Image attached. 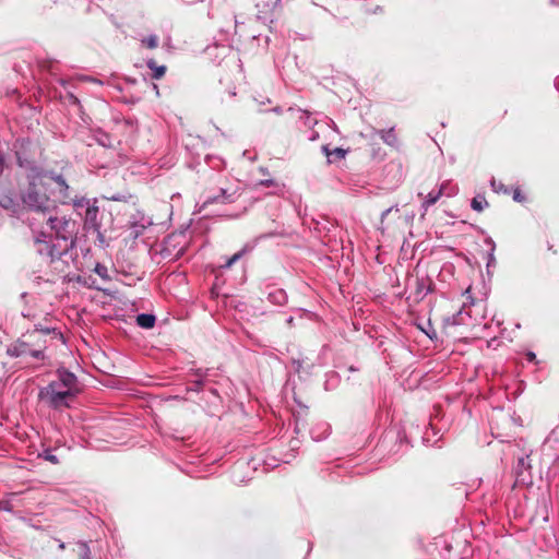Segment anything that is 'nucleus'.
Returning <instances> with one entry per match:
<instances>
[{
  "mask_svg": "<svg viewBox=\"0 0 559 559\" xmlns=\"http://www.w3.org/2000/svg\"><path fill=\"white\" fill-rule=\"evenodd\" d=\"M379 135L381 140L390 146H396L399 144L397 134L394 128L380 130Z\"/></svg>",
  "mask_w": 559,
  "mask_h": 559,
  "instance_id": "12",
  "label": "nucleus"
},
{
  "mask_svg": "<svg viewBox=\"0 0 559 559\" xmlns=\"http://www.w3.org/2000/svg\"><path fill=\"white\" fill-rule=\"evenodd\" d=\"M124 122H126V124L133 127V122L131 120L127 119Z\"/></svg>",
  "mask_w": 559,
  "mask_h": 559,
  "instance_id": "33",
  "label": "nucleus"
},
{
  "mask_svg": "<svg viewBox=\"0 0 559 559\" xmlns=\"http://www.w3.org/2000/svg\"><path fill=\"white\" fill-rule=\"evenodd\" d=\"M68 98L74 105H78L80 103L79 98L72 93L68 94Z\"/></svg>",
  "mask_w": 559,
  "mask_h": 559,
  "instance_id": "30",
  "label": "nucleus"
},
{
  "mask_svg": "<svg viewBox=\"0 0 559 559\" xmlns=\"http://www.w3.org/2000/svg\"><path fill=\"white\" fill-rule=\"evenodd\" d=\"M146 66L148 69H151L153 71L152 73V78L155 79V80H159L164 76L165 72H166V67L165 66H157L156 61L154 59H148L146 61Z\"/></svg>",
  "mask_w": 559,
  "mask_h": 559,
  "instance_id": "16",
  "label": "nucleus"
},
{
  "mask_svg": "<svg viewBox=\"0 0 559 559\" xmlns=\"http://www.w3.org/2000/svg\"><path fill=\"white\" fill-rule=\"evenodd\" d=\"M267 300L275 306H283L287 302V294L283 288L272 287L267 293Z\"/></svg>",
  "mask_w": 559,
  "mask_h": 559,
  "instance_id": "10",
  "label": "nucleus"
},
{
  "mask_svg": "<svg viewBox=\"0 0 559 559\" xmlns=\"http://www.w3.org/2000/svg\"><path fill=\"white\" fill-rule=\"evenodd\" d=\"M489 203L487 202L484 194H477L472 199L471 207L476 212H481L486 207H488Z\"/></svg>",
  "mask_w": 559,
  "mask_h": 559,
  "instance_id": "17",
  "label": "nucleus"
},
{
  "mask_svg": "<svg viewBox=\"0 0 559 559\" xmlns=\"http://www.w3.org/2000/svg\"><path fill=\"white\" fill-rule=\"evenodd\" d=\"M526 360L530 362H534L536 360V355L533 352H527L525 354Z\"/></svg>",
  "mask_w": 559,
  "mask_h": 559,
  "instance_id": "29",
  "label": "nucleus"
},
{
  "mask_svg": "<svg viewBox=\"0 0 559 559\" xmlns=\"http://www.w3.org/2000/svg\"><path fill=\"white\" fill-rule=\"evenodd\" d=\"M438 190L440 191L442 197L451 198L454 197L459 188L456 185L452 183L450 180L443 181L439 187Z\"/></svg>",
  "mask_w": 559,
  "mask_h": 559,
  "instance_id": "14",
  "label": "nucleus"
},
{
  "mask_svg": "<svg viewBox=\"0 0 559 559\" xmlns=\"http://www.w3.org/2000/svg\"><path fill=\"white\" fill-rule=\"evenodd\" d=\"M156 318L150 313H141L136 317V323L143 329H152L155 325Z\"/></svg>",
  "mask_w": 559,
  "mask_h": 559,
  "instance_id": "15",
  "label": "nucleus"
},
{
  "mask_svg": "<svg viewBox=\"0 0 559 559\" xmlns=\"http://www.w3.org/2000/svg\"><path fill=\"white\" fill-rule=\"evenodd\" d=\"M95 272L102 276V277H106V273H107V269L106 266L102 265V264H97L96 267H95Z\"/></svg>",
  "mask_w": 559,
  "mask_h": 559,
  "instance_id": "26",
  "label": "nucleus"
},
{
  "mask_svg": "<svg viewBox=\"0 0 559 559\" xmlns=\"http://www.w3.org/2000/svg\"><path fill=\"white\" fill-rule=\"evenodd\" d=\"M52 179L60 187V189L67 190L69 188L66 179L61 175L52 176Z\"/></svg>",
  "mask_w": 559,
  "mask_h": 559,
  "instance_id": "23",
  "label": "nucleus"
},
{
  "mask_svg": "<svg viewBox=\"0 0 559 559\" xmlns=\"http://www.w3.org/2000/svg\"><path fill=\"white\" fill-rule=\"evenodd\" d=\"M406 287H412L413 292L408 296V299H413L418 302L423 300L433 288V282L428 276L425 277H415L414 280H408L406 283Z\"/></svg>",
  "mask_w": 559,
  "mask_h": 559,
  "instance_id": "7",
  "label": "nucleus"
},
{
  "mask_svg": "<svg viewBox=\"0 0 559 559\" xmlns=\"http://www.w3.org/2000/svg\"><path fill=\"white\" fill-rule=\"evenodd\" d=\"M22 201L33 212L32 217H36L39 221L57 209L55 202L39 189L36 177L29 181L26 191L22 195Z\"/></svg>",
  "mask_w": 559,
  "mask_h": 559,
  "instance_id": "4",
  "label": "nucleus"
},
{
  "mask_svg": "<svg viewBox=\"0 0 559 559\" xmlns=\"http://www.w3.org/2000/svg\"><path fill=\"white\" fill-rule=\"evenodd\" d=\"M460 317H461V312H457L452 318H448L447 323H450L452 325L459 324L457 318H460Z\"/></svg>",
  "mask_w": 559,
  "mask_h": 559,
  "instance_id": "27",
  "label": "nucleus"
},
{
  "mask_svg": "<svg viewBox=\"0 0 559 559\" xmlns=\"http://www.w3.org/2000/svg\"><path fill=\"white\" fill-rule=\"evenodd\" d=\"M322 151L325 154L328 162L330 164L333 163L334 160L344 159L347 154V151L342 147H335L331 150L329 145H323Z\"/></svg>",
  "mask_w": 559,
  "mask_h": 559,
  "instance_id": "11",
  "label": "nucleus"
},
{
  "mask_svg": "<svg viewBox=\"0 0 559 559\" xmlns=\"http://www.w3.org/2000/svg\"><path fill=\"white\" fill-rule=\"evenodd\" d=\"M9 496L14 497V496H16V492H11V493H9Z\"/></svg>",
  "mask_w": 559,
  "mask_h": 559,
  "instance_id": "36",
  "label": "nucleus"
},
{
  "mask_svg": "<svg viewBox=\"0 0 559 559\" xmlns=\"http://www.w3.org/2000/svg\"><path fill=\"white\" fill-rule=\"evenodd\" d=\"M63 334L56 328H41L35 325V329L22 334L16 341L7 347V354L10 357H31L41 365H46V349L52 344H64Z\"/></svg>",
  "mask_w": 559,
  "mask_h": 559,
  "instance_id": "2",
  "label": "nucleus"
},
{
  "mask_svg": "<svg viewBox=\"0 0 559 559\" xmlns=\"http://www.w3.org/2000/svg\"><path fill=\"white\" fill-rule=\"evenodd\" d=\"M490 186H491L492 190L497 193L510 194V192H511V188H509L501 181H497L496 179H492L490 181Z\"/></svg>",
  "mask_w": 559,
  "mask_h": 559,
  "instance_id": "18",
  "label": "nucleus"
},
{
  "mask_svg": "<svg viewBox=\"0 0 559 559\" xmlns=\"http://www.w3.org/2000/svg\"><path fill=\"white\" fill-rule=\"evenodd\" d=\"M173 163V157H169L167 164H171Z\"/></svg>",
  "mask_w": 559,
  "mask_h": 559,
  "instance_id": "35",
  "label": "nucleus"
},
{
  "mask_svg": "<svg viewBox=\"0 0 559 559\" xmlns=\"http://www.w3.org/2000/svg\"><path fill=\"white\" fill-rule=\"evenodd\" d=\"M217 182L219 183L217 191L215 189H210L206 192L204 205L214 203H230L234 201L236 191L231 190L230 187L222 185V178H219Z\"/></svg>",
  "mask_w": 559,
  "mask_h": 559,
  "instance_id": "8",
  "label": "nucleus"
},
{
  "mask_svg": "<svg viewBox=\"0 0 559 559\" xmlns=\"http://www.w3.org/2000/svg\"><path fill=\"white\" fill-rule=\"evenodd\" d=\"M46 460H48L49 462H51V463H53V464H57V463L59 462V461H58V459H57V456H56V455H53V454H47V455H46Z\"/></svg>",
  "mask_w": 559,
  "mask_h": 559,
  "instance_id": "31",
  "label": "nucleus"
},
{
  "mask_svg": "<svg viewBox=\"0 0 559 559\" xmlns=\"http://www.w3.org/2000/svg\"><path fill=\"white\" fill-rule=\"evenodd\" d=\"M78 392V378L62 368L57 370L56 380L39 390L38 399L53 409H61L70 406Z\"/></svg>",
  "mask_w": 559,
  "mask_h": 559,
  "instance_id": "3",
  "label": "nucleus"
},
{
  "mask_svg": "<svg viewBox=\"0 0 559 559\" xmlns=\"http://www.w3.org/2000/svg\"><path fill=\"white\" fill-rule=\"evenodd\" d=\"M257 187H265V188H273L276 191H280L282 189V186L274 179H264L260 180L255 183Z\"/></svg>",
  "mask_w": 559,
  "mask_h": 559,
  "instance_id": "20",
  "label": "nucleus"
},
{
  "mask_svg": "<svg viewBox=\"0 0 559 559\" xmlns=\"http://www.w3.org/2000/svg\"><path fill=\"white\" fill-rule=\"evenodd\" d=\"M29 221L36 250L40 255L55 261L74 247L78 227L76 222L71 217L60 215L56 210H52L46 217L41 218L40 221L46 222L50 227L51 234H46L38 228L40 223L38 218L31 217Z\"/></svg>",
  "mask_w": 559,
  "mask_h": 559,
  "instance_id": "1",
  "label": "nucleus"
},
{
  "mask_svg": "<svg viewBox=\"0 0 559 559\" xmlns=\"http://www.w3.org/2000/svg\"><path fill=\"white\" fill-rule=\"evenodd\" d=\"M0 510L11 512L13 510V506L9 499L0 500Z\"/></svg>",
  "mask_w": 559,
  "mask_h": 559,
  "instance_id": "24",
  "label": "nucleus"
},
{
  "mask_svg": "<svg viewBox=\"0 0 559 559\" xmlns=\"http://www.w3.org/2000/svg\"><path fill=\"white\" fill-rule=\"evenodd\" d=\"M74 207L76 210L85 209L84 227L86 229H93L94 231L99 233L102 223L99 219V207L97 205V200L91 201L82 198L74 201Z\"/></svg>",
  "mask_w": 559,
  "mask_h": 559,
  "instance_id": "5",
  "label": "nucleus"
},
{
  "mask_svg": "<svg viewBox=\"0 0 559 559\" xmlns=\"http://www.w3.org/2000/svg\"><path fill=\"white\" fill-rule=\"evenodd\" d=\"M229 51H230V48L228 46H225V45H214V46L207 47L206 50H205V53L210 58H212V57H215V58L221 57L222 59H224Z\"/></svg>",
  "mask_w": 559,
  "mask_h": 559,
  "instance_id": "13",
  "label": "nucleus"
},
{
  "mask_svg": "<svg viewBox=\"0 0 559 559\" xmlns=\"http://www.w3.org/2000/svg\"><path fill=\"white\" fill-rule=\"evenodd\" d=\"M241 255H242V251H239V252L233 254L223 264H221V267H223V269L230 267L236 261H238L241 258Z\"/></svg>",
  "mask_w": 559,
  "mask_h": 559,
  "instance_id": "22",
  "label": "nucleus"
},
{
  "mask_svg": "<svg viewBox=\"0 0 559 559\" xmlns=\"http://www.w3.org/2000/svg\"><path fill=\"white\" fill-rule=\"evenodd\" d=\"M548 250L552 251L554 253H557V250L554 249L552 243H548Z\"/></svg>",
  "mask_w": 559,
  "mask_h": 559,
  "instance_id": "32",
  "label": "nucleus"
},
{
  "mask_svg": "<svg viewBox=\"0 0 559 559\" xmlns=\"http://www.w3.org/2000/svg\"><path fill=\"white\" fill-rule=\"evenodd\" d=\"M202 388H203V382L202 381H195L193 383V386H191L189 390L199 392V391L202 390Z\"/></svg>",
  "mask_w": 559,
  "mask_h": 559,
  "instance_id": "28",
  "label": "nucleus"
},
{
  "mask_svg": "<svg viewBox=\"0 0 559 559\" xmlns=\"http://www.w3.org/2000/svg\"><path fill=\"white\" fill-rule=\"evenodd\" d=\"M520 463H521V464H524V459H523V457H522V459H520Z\"/></svg>",
  "mask_w": 559,
  "mask_h": 559,
  "instance_id": "37",
  "label": "nucleus"
},
{
  "mask_svg": "<svg viewBox=\"0 0 559 559\" xmlns=\"http://www.w3.org/2000/svg\"><path fill=\"white\" fill-rule=\"evenodd\" d=\"M418 197L420 199H423V203H421V209H423V213H421V216H424L426 214V212L428 211V209L430 206H432L433 204H436L440 198H442L440 191L437 189H433L432 191H430L428 194L424 195L423 193H418Z\"/></svg>",
  "mask_w": 559,
  "mask_h": 559,
  "instance_id": "9",
  "label": "nucleus"
},
{
  "mask_svg": "<svg viewBox=\"0 0 559 559\" xmlns=\"http://www.w3.org/2000/svg\"><path fill=\"white\" fill-rule=\"evenodd\" d=\"M60 84H61V85H64V84H66V81L61 79V80H60Z\"/></svg>",
  "mask_w": 559,
  "mask_h": 559,
  "instance_id": "34",
  "label": "nucleus"
},
{
  "mask_svg": "<svg viewBox=\"0 0 559 559\" xmlns=\"http://www.w3.org/2000/svg\"><path fill=\"white\" fill-rule=\"evenodd\" d=\"M14 147H15V156H16L19 166L22 168H25V169L35 170L36 165H35L34 155L32 154L33 144H32L31 140H28V139L16 140Z\"/></svg>",
  "mask_w": 559,
  "mask_h": 559,
  "instance_id": "6",
  "label": "nucleus"
},
{
  "mask_svg": "<svg viewBox=\"0 0 559 559\" xmlns=\"http://www.w3.org/2000/svg\"><path fill=\"white\" fill-rule=\"evenodd\" d=\"M510 194H512V199L519 203H524L527 200L525 193L522 191L520 187L511 188Z\"/></svg>",
  "mask_w": 559,
  "mask_h": 559,
  "instance_id": "19",
  "label": "nucleus"
},
{
  "mask_svg": "<svg viewBox=\"0 0 559 559\" xmlns=\"http://www.w3.org/2000/svg\"><path fill=\"white\" fill-rule=\"evenodd\" d=\"M81 559H92L90 548L86 544H82Z\"/></svg>",
  "mask_w": 559,
  "mask_h": 559,
  "instance_id": "25",
  "label": "nucleus"
},
{
  "mask_svg": "<svg viewBox=\"0 0 559 559\" xmlns=\"http://www.w3.org/2000/svg\"><path fill=\"white\" fill-rule=\"evenodd\" d=\"M142 45L150 49H154L158 46V38L155 35H151L142 39Z\"/></svg>",
  "mask_w": 559,
  "mask_h": 559,
  "instance_id": "21",
  "label": "nucleus"
}]
</instances>
